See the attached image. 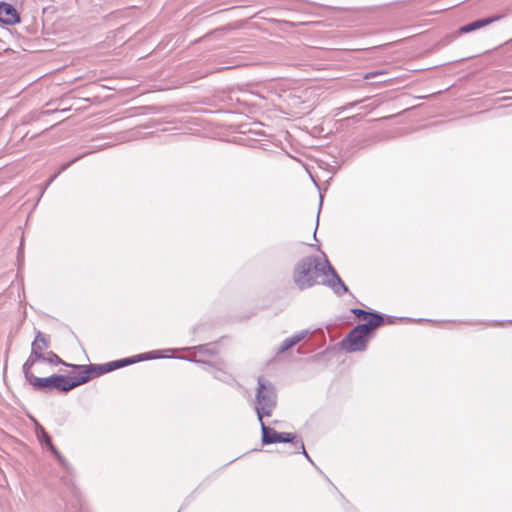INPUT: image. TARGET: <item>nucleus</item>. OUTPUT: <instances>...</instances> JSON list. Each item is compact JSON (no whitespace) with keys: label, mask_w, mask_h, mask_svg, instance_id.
Returning <instances> with one entry per match:
<instances>
[{"label":"nucleus","mask_w":512,"mask_h":512,"mask_svg":"<svg viewBox=\"0 0 512 512\" xmlns=\"http://www.w3.org/2000/svg\"><path fill=\"white\" fill-rule=\"evenodd\" d=\"M327 259L323 262L317 256H306L300 259L294 266L292 278L299 290H306L320 285L324 276H327Z\"/></svg>","instance_id":"1"},{"label":"nucleus","mask_w":512,"mask_h":512,"mask_svg":"<svg viewBox=\"0 0 512 512\" xmlns=\"http://www.w3.org/2000/svg\"><path fill=\"white\" fill-rule=\"evenodd\" d=\"M159 351H151L148 353L138 354L136 356L111 361L104 364H89V365H71V368L73 370H77L78 374L76 376V380L78 383V386L83 385L87 382H89L92 378L101 376L105 373L114 371L116 369L125 367L130 364H134L139 361L143 360H150L161 357L159 354Z\"/></svg>","instance_id":"2"},{"label":"nucleus","mask_w":512,"mask_h":512,"mask_svg":"<svg viewBox=\"0 0 512 512\" xmlns=\"http://www.w3.org/2000/svg\"><path fill=\"white\" fill-rule=\"evenodd\" d=\"M25 380L33 387L35 391L51 393L54 389L59 392L67 393L78 387L76 376H66L62 374H53L48 377H37L32 370L23 371Z\"/></svg>","instance_id":"3"},{"label":"nucleus","mask_w":512,"mask_h":512,"mask_svg":"<svg viewBox=\"0 0 512 512\" xmlns=\"http://www.w3.org/2000/svg\"><path fill=\"white\" fill-rule=\"evenodd\" d=\"M257 383L255 412L261 421L264 417L272 415L277 405V394L275 387L262 377L258 378Z\"/></svg>","instance_id":"4"},{"label":"nucleus","mask_w":512,"mask_h":512,"mask_svg":"<svg viewBox=\"0 0 512 512\" xmlns=\"http://www.w3.org/2000/svg\"><path fill=\"white\" fill-rule=\"evenodd\" d=\"M379 327V320L356 325L343 339L342 345L348 352L364 351L369 334Z\"/></svg>","instance_id":"5"},{"label":"nucleus","mask_w":512,"mask_h":512,"mask_svg":"<svg viewBox=\"0 0 512 512\" xmlns=\"http://www.w3.org/2000/svg\"><path fill=\"white\" fill-rule=\"evenodd\" d=\"M50 346L49 338L41 331H36L35 338L31 344V353L22 366V371L32 370L33 366L43 359V354Z\"/></svg>","instance_id":"6"},{"label":"nucleus","mask_w":512,"mask_h":512,"mask_svg":"<svg viewBox=\"0 0 512 512\" xmlns=\"http://www.w3.org/2000/svg\"><path fill=\"white\" fill-rule=\"evenodd\" d=\"M326 264L328 265L327 276H324L321 284L330 287L337 296L346 294L348 292V287L342 281L329 261H326Z\"/></svg>","instance_id":"7"},{"label":"nucleus","mask_w":512,"mask_h":512,"mask_svg":"<svg viewBox=\"0 0 512 512\" xmlns=\"http://www.w3.org/2000/svg\"><path fill=\"white\" fill-rule=\"evenodd\" d=\"M504 18L503 14H495L489 17L477 19L475 21H472L466 25H463L459 28V32L461 34L470 33L475 30L481 29L483 27H486L494 22H497Z\"/></svg>","instance_id":"8"},{"label":"nucleus","mask_w":512,"mask_h":512,"mask_svg":"<svg viewBox=\"0 0 512 512\" xmlns=\"http://www.w3.org/2000/svg\"><path fill=\"white\" fill-rule=\"evenodd\" d=\"M0 22L6 25L20 22V15L13 5L0 1Z\"/></svg>","instance_id":"9"},{"label":"nucleus","mask_w":512,"mask_h":512,"mask_svg":"<svg viewBox=\"0 0 512 512\" xmlns=\"http://www.w3.org/2000/svg\"><path fill=\"white\" fill-rule=\"evenodd\" d=\"M279 443H291L292 445L295 446L296 449L299 450L301 454H303L313 464V461L306 452L303 441L301 439H298L295 434L289 432L280 433Z\"/></svg>","instance_id":"10"},{"label":"nucleus","mask_w":512,"mask_h":512,"mask_svg":"<svg viewBox=\"0 0 512 512\" xmlns=\"http://www.w3.org/2000/svg\"><path fill=\"white\" fill-rule=\"evenodd\" d=\"M260 422L261 432H262V444L269 445L274 443H279L280 433L275 429L266 426L263 422V419Z\"/></svg>","instance_id":"11"},{"label":"nucleus","mask_w":512,"mask_h":512,"mask_svg":"<svg viewBox=\"0 0 512 512\" xmlns=\"http://www.w3.org/2000/svg\"><path fill=\"white\" fill-rule=\"evenodd\" d=\"M351 313L361 320H367L369 318L368 322H375L379 320V326H381L384 322L383 315L378 312H369L361 308H352Z\"/></svg>","instance_id":"12"},{"label":"nucleus","mask_w":512,"mask_h":512,"mask_svg":"<svg viewBox=\"0 0 512 512\" xmlns=\"http://www.w3.org/2000/svg\"><path fill=\"white\" fill-rule=\"evenodd\" d=\"M307 334H308L307 330H302V331L294 334L293 336L286 338L282 342L281 346L278 348L277 353L281 354V353H284L285 351L289 350L290 348H292L293 346H295L296 344L301 342L307 336Z\"/></svg>","instance_id":"13"},{"label":"nucleus","mask_w":512,"mask_h":512,"mask_svg":"<svg viewBox=\"0 0 512 512\" xmlns=\"http://www.w3.org/2000/svg\"><path fill=\"white\" fill-rule=\"evenodd\" d=\"M43 359H40L39 362H43V363H49V364H52V365H59V364H62L64 366H67V367H71L72 364H68L66 363L65 361H63L56 353H54L53 351H48L46 353L43 354Z\"/></svg>","instance_id":"14"},{"label":"nucleus","mask_w":512,"mask_h":512,"mask_svg":"<svg viewBox=\"0 0 512 512\" xmlns=\"http://www.w3.org/2000/svg\"><path fill=\"white\" fill-rule=\"evenodd\" d=\"M37 438L44 445L50 444V440H52L50 435L42 426H39V428L37 429Z\"/></svg>","instance_id":"15"},{"label":"nucleus","mask_w":512,"mask_h":512,"mask_svg":"<svg viewBox=\"0 0 512 512\" xmlns=\"http://www.w3.org/2000/svg\"><path fill=\"white\" fill-rule=\"evenodd\" d=\"M46 447L56 456L60 464L63 466L67 465L65 458L60 454L57 448L53 445L52 440H50V444H46Z\"/></svg>","instance_id":"16"},{"label":"nucleus","mask_w":512,"mask_h":512,"mask_svg":"<svg viewBox=\"0 0 512 512\" xmlns=\"http://www.w3.org/2000/svg\"><path fill=\"white\" fill-rule=\"evenodd\" d=\"M46 447L56 456L60 464L63 466L67 465L65 458L60 454L57 448L53 445L52 440H50V444H46Z\"/></svg>","instance_id":"17"},{"label":"nucleus","mask_w":512,"mask_h":512,"mask_svg":"<svg viewBox=\"0 0 512 512\" xmlns=\"http://www.w3.org/2000/svg\"><path fill=\"white\" fill-rule=\"evenodd\" d=\"M81 157H76L74 158L72 161L68 162V163H65L61 166L60 170L55 173L54 175H52L48 181H47V186L50 185L58 176L60 173H62L63 171H65L72 163L76 162L78 159H80Z\"/></svg>","instance_id":"18"},{"label":"nucleus","mask_w":512,"mask_h":512,"mask_svg":"<svg viewBox=\"0 0 512 512\" xmlns=\"http://www.w3.org/2000/svg\"><path fill=\"white\" fill-rule=\"evenodd\" d=\"M360 102H361V101H354V102H350V103L346 104V105H345V106H343V107H339V108H337V113H336V115H339V114H340L342 111H344V110H347V109H350V108H352V107L356 106V105H357L358 103H360Z\"/></svg>","instance_id":"19"},{"label":"nucleus","mask_w":512,"mask_h":512,"mask_svg":"<svg viewBox=\"0 0 512 512\" xmlns=\"http://www.w3.org/2000/svg\"><path fill=\"white\" fill-rule=\"evenodd\" d=\"M384 74L383 71H373V72H369V73H366L364 75V79H370V78H373V77H376V76H379V75H382Z\"/></svg>","instance_id":"20"},{"label":"nucleus","mask_w":512,"mask_h":512,"mask_svg":"<svg viewBox=\"0 0 512 512\" xmlns=\"http://www.w3.org/2000/svg\"><path fill=\"white\" fill-rule=\"evenodd\" d=\"M215 377H216L217 379H220V380H223V381H225V380H226V378H227V376H226L223 372H217V373H216V375H215Z\"/></svg>","instance_id":"21"},{"label":"nucleus","mask_w":512,"mask_h":512,"mask_svg":"<svg viewBox=\"0 0 512 512\" xmlns=\"http://www.w3.org/2000/svg\"><path fill=\"white\" fill-rule=\"evenodd\" d=\"M21 256H22V251H21V249H20V250H19V252H18V260H20V257H21Z\"/></svg>","instance_id":"22"},{"label":"nucleus","mask_w":512,"mask_h":512,"mask_svg":"<svg viewBox=\"0 0 512 512\" xmlns=\"http://www.w3.org/2000/svg\"><path fill=\"white\" fill-rule=\"evenodd\" d=\"M387 322L391 324V323H393V319L391 317H389Z\"/></svg>","instance_id":"23"},{"label":"nucleus","mask_w":512,"mask_h":512,"mask_svg":"<svg viewBox=\"0 0 512 512\" xmlns=\"http://www.w3.org/2000/svg\"><path fill=\"white\" fill-rule=\"evenodd\" d=\"M196 348H197L199 351H202V350H203V348H204V346H198V347H196Z\"/></svg>","instance_id":"24"}]
</instances>
